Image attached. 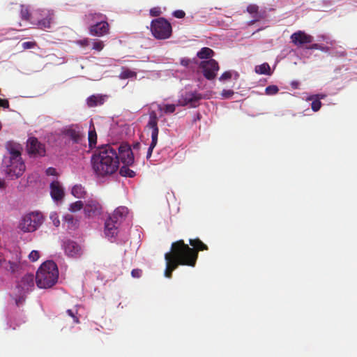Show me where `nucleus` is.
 <instances>
[{
  "label": "nucleus",
  "instance_id": "f257e3e1",
  "mask_svg": "<svg viewBox=\"0 0 357 357\" xmlns=\"http://www.w3.org/2000/svg\"><path fill=\"white\" fill-rule=\"evenodd\" d=\"M190 248L183 240L172 243L171 250L165 255L166 268L165 276L171 278L172 272L179 265L194 267L196 265L199 251L208 250V246L199 238L190 239Z\"/></svg>",
  "mask_w": 357,
  "mask_h": 357
},
{
  "label": "nucleus",
  "instance_id": "f03ea898",
  "mask_svg": "<svg viewBox=\"0 0 357 357\" xmlns=\"http://www.w3.org/2000/svg\"><path fill=\"white\" fill-rule=\"evenodd\" d=\"M92 169L98 178H105L114 174L119 167L116 149L107 144L101 147L91 158Z\"/></svg>",
  "mask_w": 357,
  "mask_h": 357
},
{
  "label": "nucleus",
  "instance_id": "7ed1b4c3",
  "mask_svg": "<svg viewBox=\"0 0 357 357\" xmlns=\"http://www.w3.org/2000/svg\"><path fill=\"white\" fill-rule=\"evenodd\" d=\"M6 147L9 155L3 159V171L10 179L18 178L26 170V165L22 158V148L20 144L13 142H8Z\"/></svg>",
  "mask_w": 357,
  "mask_h": 357
},
{
  "label": "nucleus",
  "instance_id": "20e7f679",
  "mask_svg": "<svg viewBox=\"0 0 357 357\" xmlns=\"http://www.w3.org/2000/svg\"><path fill=\"white\" fill-rule=\"evenodd\" d=\"M59 278L57 265L53 261L42 264L36 275V283L38 288L47 289L54 286Z\"/></svg>",
  "mask_w": 357,
  "mask_h": 357
},
{
  "label": "nucleus",
  "instance_id": "39448f33",
  "mask_svg": "<svg viewBox=\"0 0 357 357\" xmlns=\"http://www.w3.org/2000/svg\"><path fill=\"white\" fill-rule=\"evenodd\" d=\"M151 31L153 36L160 40L169 38L172 32L171 24L164 17H158L152 20Z\"/></svg>",
  "mask_w": 357,
  "mask_h": 357
},
{
  "label": "nucleus",
  "instance_id": "423d86ee",
  "mask_svg": "<svg viewBox=\"0 0 357 357\" xmlns=\"http://www.w3.org/2000/svg\"><path fill=\"white\" fill-rule=\"evenodd\" d=\"M43 215L40 212L29 213L21 219L19 228L23 232L35 231L43 223Z\"/></svg>",
  "mask_w": 357,
  "mask_h": 357
},
{
  "label": "nucleus",
  "instance_id": "0eeeda50",
  "mask_svg": "<svg viewBox=\"0 0 357 357\" xmlns=\"http://www.w3.org/2000/svg\"><path fill=\"white\" fill-rule=\"evenodd\" d=\"M102 17L103 15L101 13L89 14L86 16L87 18L91 20H100L89 27L91 35L100 37L109 33V24L106 21L102 20Z\"/></svg>",
  "mask_w": 357,
  "mask_h": 357
},
{
  "label": "nucleus",
  "instance_id": "6e6552de",
  "mask_svg": "<svg viewBox=\"0 0 357 357\" xmlns=\"http://www.w3.org/2000/svg\"><path fill=\"white\" fill-rule=\"evenodd\" d=\"M26 150L29 155L33 158H40L45 155V144L38 141L36 137H30L27 140Z\"/></svg>",
  "mask_w": 357,
  "mask_h": 357
},
{
  "label": "nucleus",
  "instance_id": "1a4fd4ad",
  "mask_svg": "<svg viewBox=\"0 0 357 357\" xmlns=\"http://www.w3.org/2000/svg\"><path fill=\"white\" fill-rule=\"evenodd\" d=\"M200 68L205 78L212 80L216 77L217 72L219 70L218 63L214 59L203 61L200 63Z\"/></svg>",
  "mask_w": 357,
  "mask_h": 357
},
{
  "label": "nucleus",
  "instance_id": "9d476101",
  "mask_svg": "<svg viewBox=\"0 0 357 357\" xmlns=\"http://www.w3.org/2000/svg\"><path fill=\"white\" fill-rule=\"evenodd\" d=\"M114 148L118 150L119 158L125 165H131L134 162L133 153L128 144H122Z\"/></svg>",
  "mask_w": 357,
  "mask_h": 357
},
{
  "label": "nucleus",
  "instance_id": "9b49d317",
  "mask_svg": "<svg viewBox=\"0 0 357 357\" xmlns=\"http://www.w3.org/2000/svg\"><path fill=\"white\" fill-rule=\"evenodd\" d=\"M202 98L201 93L197 92H187L183 95L178 100V105L196 107L199 105V101Z\"/></svg>",
  "mask_w": 357,
  "mask_h": 357
},
{
  "label": "nucleus",
  "instance_id": "f8f14e48",
  "mask_svg": "<svg viewBox=\"0 0 357 357\" xmlns=\"http://www.w3.org/2000/svg\"><path fill=\"white\" fill-rule=\"evenodd\" d=\"M36 277L31 273L24 275L17 285L18 291L26 294L31 291L34 288Z\"/></svg>",
  "mask_w": 357,
  "mask_h": 357
},
{
  "label": "nucleus",
  "instance_id": "ddd939ff",
  "mask_svg": "<svg viewBox=\"0 0 357 357\" xmlns=\"http://www.w3.org/2000/svg\"><path fill=\"white\" fill-rule=\"evenodd\" d=\"M290 38L291 43L297 47H302L304 45L311 43L314 40L313 36L303 31H298L292 33Z\"/></svg>",
  "mask_w": 357,
  "mask_h": 357
},
{
  "label": "nucleus",
  "instance_id": "4468645a",
  "mask_svg": "<svg viewBox=\"0 0 357 357\" xmlns=\"http://www.w3.org/2000/svg\"><path fill=\"white\" fill-rule=\"evenodd\" d=\"M102 206L96 199H89L86 202L84 207V211L86 216L93 217L99 215L102 213Z\"/></svg>",
  "mask_w": 357,
  "mask_h": 357
},
{
  "label": "nucleus",
  "instance_id": "2eb2a0df",
  "mask_svg": "<svg viewBox=\"0 0 357 357\" xmlns=\"http://www.w3.org/2000/svg\"><path fill=\"white\" fill-rule=\"evenodd\" d=\"M64 135L69 138L74 144H82L84 135L77 126H70L63 131Z\"/></svg>",
  "mask_w": 357,
  "mask_h": 357
},
{
  "label": "nucleus",
  "instance_id": "dca6fc26",
  "mask_svg": "<svg viewBox=\"0 0 357 357\" xmlns=\"http://www.w3.org/2000/svg\"><path fill=\"white\" fill-rule=\"evenodd\" d=\"M65 253L71 257H79L82 255L80 245L72 241H67L64 243Z\"/></svg>",
  "mask_w": 357,
  "mask_h": 357
},
{
  "label": "nucleus",
  "instance_id": "f3484780",
  "mask_svg": "<svg viewBox=\"0 0 357 357\" xmlns=\"http://www.w3.org/2000/svg\"><path fill=\"white\" fill-rule=\"evenodd\" d=\"M50 195L54 201L61 200L64 197V190L58 181L50 184Z\"/></svg>",
  "mask_w": 357,
  "mask_h": 357
},
{
  "label": "nucleus",
  "instance_id": "a211bd4d",
  "mask_svg": "<svg viewBox=\"0 0 357 357\" xmlns=\"http://www.w3.org/2000/svg\"><path fill=\"white\" fill-rule=\"evenodd\" d=\"M120 223L115 222L114 220L109 218L105 223V234L107 237H114L118 234V228Z\"/></svg>",
  "mask_w": 357,
  "mask_h": 357
},
{
  "label": "nucleus",
  "instance_id": "6ab92c4d",
  "mask_svg": "<svg viewBox=\"0 0 357 357\" xmlns=\"http://www.w3.org/2000/svg\"><path fill=\"white\" fill-rule=\"evenodd\" d=\"M158 116L154 111H152L149 114V120L147 124V127L151 128V139H158L159 129L158 127Z\"/></svg>",
  "mask_w": 357,
  "mask_h": 357
},
{
  "label": "nucleus",
  "instance_id": "aec40b11",
  "mask_svg": "<svg viewBox=\"0 0 357 357\" xmlns=\"http://www.w3.org/2000/svg\"><path fill=\"white\" fill-rule=\"evenodd\" d=\"M128 214V209L127 207L119 206L114 210V213L111 216H109V218L115 222L121 223L123 220H125Z\"/></svg>",
  "mask_w": 357,
  "mask_h": 357
},
{
  "label": "nucleus",
  "instance_id": "412c9836",
  "mask_svg": "<svg viewBox=\"0 0 357 357\" xmlns=\"http://www.w3.org/2000/svg\"><path fill=\"white\" fill-rule=\"evenodd\" d=\"M106 98L107 96L105 95H92L86 99V104L89 107L100 106L104 104Z\"/></svg>",
  "mask_w": 357,
  "mask_h": 357
},
{
  "label": "nucleus",
  "instance_id": "4be33fe9",
  "mask_svg": "<svg viewBox=\"0 0 357 357\" xmlns=\"http://www.w3.org/2000/svg\"><path fill=\"white\" fill-rule=\"evenodd\" d=\"M54 22V15L53 13H48L45 15L44 18L40 20H38L35 24L38 26L39 29H45L51 28V24Z\"/></svg>",
  "mask_w": 357,
  "mask_h": 357
},
{
  "label": "nucleus",
  "instance_id": "5701e85b",
  "mask_svg": "<svg viewBox=\"0 0 357 357\" xmlns=\"http://www.w3.org/2000/svg\"><path fill=\"white\" fill-rule=\"evenodd\" d=\"M89 146L91 149L96 146L97 143V134L95 129V126L93 123L90 125L89 130L88 133Z\"/></svg>",
  "mask_w": 357,
  "mask_h": 357
},
{
  "label": "nucleus",
  "instance_id": "b1692460",
  "mask_svg": "<svg viewBox=\"0 0 357 357\" xmlns=\"http://www.w3.org/2000/svg\"><path fill=\"white\" fill-rule=\"evenodd\" d=\"M259 7L255 4H250L247 7V11L253 15L254 20L250 22V24H253L255 22L259 21L261 18L258 13Z\"/></svg>",
  "mask_w": 357,
  "mask_h": 357
},
{
  "label": "nucleus",
  "instance_id": "393cba45",
  "mask_svg": "<svg viewBox=\"0 0 357 357\" xmlns=\"http://www.w3.org/2000/svg\"><path fill=\"white\" fill-rule=\"evenodd\" d=\"M119 78L121 79H126L128 78H132L137 77V73L132 71L127 68L122 67L121 72L119 75Z\"/></svg>",
  "mask_w": 357,
  "mask_h": 357
},
{
  "label": "nucleus",
  "instance_id": "a878e982",
  "mask_svg": "<svg viewBox=\"0 0 357 357\" xmlns=\"http://www.w3.org/2000/svg\"><path fill=\"white\" fill-rule=\"evenodd\" d=\"M255 72L260 75H271V68L268 63H264L255 67Z\"/></svg>",
  "mask_w": 357,
  "mask_h": 357
},
{
  "label": "nucleus",
  "instance_id": "bb28decb",
  "mask_svg": "<svg viewBox=\"0 0 357 357\" xmlns=\"http://www.w3.org/2000/svg\"><path fill=\"white\" fill-rule=\"evenodd\" d=\"M213 51L208 47H203L197 52V56L201 59H208L213 55Z\"/></svg>",
  "mask_w": 357,
  "mask_h": 357
},
{
  "label": "nucleus",
  "instance_id": "cd10ccee",
  "mask_svg": "<svg viewBox=\"0 0 357 357\" xmlns=\"http://www.w3.org/2000/svg\"><path fill=\"white\" fill-rule=\"evenodd\" d=\"M7 264L8 266H6V269L12 273H15L20 269V262L8 261Z\"/></svg>",
  "mask_w": 357,
  "mask_h": 357
},
{
  "label": "nucleus",
  "instance_id": "c85d7f7f",
  "mask_svg": "<svg viewBox=\"0 0 357 357\" xmlns=\"http://www.w3.org/2000/svg\"><path fill=\"white\" fill-rule=\"evenodd\" d=\"M308 100H312L311 108L314 112H318L321 107V102L316 99L314 96H311L307 98Z\"/></svg>",
  "mask_w": 357,
  "mask_h": 357
},
{
  "label": "nucleus",
  "instance_id": "c756f323",
  "mask_svg": "<svg viewBox=\"0 0 357 357\" xmlns=\"http://www.w3.org/2000/svg\"><path fill=\"white\" fill-rule=\"evenodd\" d=\"M120 174L122 176L132 178L135 176V172L133 170L129 169L128 167V166L126 165V166H123L120 169Z\"/></svg>",
  "mask_w": 357,
  "mask_h": 357
},
{
  "label": "nucleus",
  "instance_id": "7c9ffc66",
  "mask_svg": "<svg viewBox=\"0 0 357 357\" xmlns=\"http://www.w3.org/2000/svg\"><path fill=\"white\" fill-rule=\"evenodd\" d=\"M84 207V204L82 201H77L74 203H72L70 205L69 210L73 212H77L80 211Z\"/></svg>",
  "mask_w": 357,
  "mask_h": 357
},
{
  "label": "nucleus",
  "instance_id": "2f4dec72",
  "mask_svg": "<svg viewBox=\"0 0 357 357\" xmlns=\"http://www.w3.org/2000/svg\"><path fill=\"white\" fill-rule=\"evenodd\" d=\"M21 17L24 20H30L31 19V13L27 6L24 5H21Z\"/></svg>",
  "mask_w": 357,
  "mask_h": 357
},
{
  "label": "nucleus",
  "instance_id": "473e14b6",
  "mask_svg": "<svg viewBox=\"0 0 357 357\" xmlns=\"http://www.w3.org/2000/svg\"><path fill=\"white\" fill-rule=\"evenodd\" d=\"M159 109L163 111L165 114H172L175 112L176 105L174 104H167L164 106L163 108L161 106L158 107Z\"/></svg>",
  "mask_w": 357,
  "mask_h": 357
},
{
  "label": "nucleus",
  "instance_id": "72a5a7b5",
  "mask_svg": "<svg viewBox=\"0 0 357 357\" xmlns=\"http://www.w3.org/2000/svg\"><path fill=\"white\" fill-rule=\"evenodd\" d=\"M278 91L279 89L276 85H270L265 89V93L268 96L275 95Z\"/></svg>",
  "mask_w": 357,
  "mask_h": 357
},
{
  "label": "nucleus",
  "instance_id": "f704fd0d",
  "mask_svg": "<svg viewBox=\"0 0 357 357\" xmlns=\"http://www.w3.org/2000/svg\"><path fill=\"white\" fill-rule=\"evenodd\" d=\"M158 142V139H151V143L149 146V148L148 149L146 158L149 159L151 158L152 155V152L155 146H156Z\"/></svg>",
  "mask_w": 357,
  "mask_h": 357
},
{
  "label": "nucleus",
  "instance_id": "c9c22d12",
  "mask_svg": "<svg viewBox=\"0 0 357 357\" xmlns=\"http://www.w3.org/2000/svg\"><path fill=\"white\" fill-rule=\"evenodd\" d=\"M104 43L101 40H96L93 43L92 49L98 52L101 51L104 47Z\"/></svg>",
  "mask_w": 357,
  "mask_h": 357
},
{
  "label": "nucleus",
  "instance_id": "e433bc0d",
  "mask_svg": "<svg viewBox=\"0 0 357 357\" xmlns=\"http://www.w3.org/2000/svg\"><path fill=\"white\" fill-rule=\"evenodd\" d=\"M40 257V255L38 251L37 250H33L31 252V253L29 255V259L31 261H36Z\"/></svg>",
  "mask_w": 357,
  "mask_h": 357
},
{
  "label": "nucleus",
  "instance_id": "4c0bfd02",
  "mask_svg": "<svg viewBox=\"0 0 357 357\" xmlns=\"http://www.w3.org/2000/svg\"><path fill=\"white\" fill-rule=\"evenodd\" d=\"M66 312L70 317H71L73 319V321L75 324L79 323V319L77 316V311L73 312L72 310H68Z\"/></svg>",
  "mask_w": 357,
  "mask_h": 357
},
{
  "label": "nucleus",
  "instance_id": "58836bf2",
  "mask_svg": "<svg viewBox=\"0 0 357 357\" xmlns=\"http://www.w3.org/2000/svg\"><path fill=\"white\" fill-rule=\"evenodd\" d=\"M24 50L34 48L37 46V43L35 41L24 42L22 45Z\"/></svg>",
  "mask_w": 357,
  "mask_h": 357
},
{
  "label": "nucleus",
  "instance_id": "ea45409f",
  "mask_svg": "<svg viewBox=\"0 0 357 357\" xmlns=\"http://www.w3.org/2000/svg\"><path fill=\"white\" fill-rule=\"evenodd\" d=\"M234 94V91L231 89H224L221 93V95L224 98H230Z\"/></svg>",
  "mask_w": 357,
  "mask_h": 357
},
{
  "label": "nucleus",
  "instance_id": "a19ab883",
  "mask_svg": "<svg viewBox=\"0 0 357 357\" xmlns=\"http://www.w3.org/2000/svg\"><path fill=\"white\" fill-rule=\"evenodd\" d=\"M82 190L81 186L75 185L72 189V194L76 197H81Z\"/></svg>",
  "mask_w": 357,
  "mask_h": 357
},
{
  "label": "nucleus",
  "instance_id": "79ce46f5",
  "mask_svg": "<svg viewBox=\"0 0 357 357\" xmlns=\"http://www.w3.org/2000/svg\"><path fill=\"white\" fill-rule=\"evenodd\" d=\"M142 275V270L139 268L132 269L131 271V275L134 278H139Z\"/></svg>",
  "mask_w": 357,
  "mask_h": 357
},
{
  "label": "nucleus",
  "instance_id": "37998d69",
  "mask_svg": "<svg viewBox=\"0 0 357 357\" xmlns=\"http://www.w3.org/2000/svg\"><path fill=\"white\" fill-rule=\"evenodd\" d=\"M173 16L176 18L182 19L185 17V13L182 10H176L173 12Z\"/></svg>",
  "mask_w": 357,
  "mask_h": 357
},
{
  "label": "nucleus",
  "instance_id": "c03bdc74",
  "mask_svg": "<svg viewBox=\"0 0 357 357\" xmlns=\"http://www.w3.org/2000/svg\"><path fill=\"white\" fill-rule=\"evenodd\" d=\"M231 73L230 71H226L222 74V75L220 77L219 79L220 81H225V80L231 79Z\"/></svg>",
  "mask_w": 357,
  "mask_h": 357
},
{
  "label": "nucleus",
  "instance_id": "a18cd8bd",
  "mask_svg": "<svg viewBox=\"0 0 357 357\" xmlns=\"http://www.w3.org/2000/svg\"><path fill=\"white\" fill-rule=\"evenodd\" d=\"M19 292V298L16 299L15 302L17 305H19L20 303H22L24 301V295L25 294L23 293V291H18Z\"/></svg>",
  "mask_w": 357,
  "mask_h": 357
},
{
  "label": "nucleus",
  "instance_id": "49530a36",
  "mask_svg": "<svg viewBox=\"0 0 357 357\" xmlns=\"http://www.w3.org/2000/svg\"><path fill=\"white\" fill-rule=\"evenodd\" d=\"M160 10L159 8H153L150 10V15L151 16L157 17L160 15Z\"/></svg>",
  "mask_w": 357,
  "mask_h": 357
},
{
  "label": "nucleus",
  "instance_id": "de8ad7c7",
  "mask_svg": "<svg viewBox=\"0 0 357 357\" xmlns=\"http://www.w3.org/2000/svg\"><path fill=\"white\" fill-rule=\"evenodd\" d=\"M46 174L47 176H56L57 174L56 170L54 167H48L46 169Z\"/></svg>",
  "mask_w": 357,
  "mask_h": 357
},
{
  "label": "nucleus",
  "instance_id": "09e8293b",
  "mask_svg": "<svg viewBox=\"0 0 357 357\" xmlns=\"http://www.w3.org/2000/svg\"><path fill=\"white\" fill-rule=\"evenodd\" d=\"M9 102L7 99H1L0 98V107L3 108L8 109L9 107Z\"/></svg>",
  "mask_w": 357,
  "mask_h": 357
},
{
  "label": "nucleus",
  "instance_id": "8fccbe9b",
  "mask_svg": "<svg viewBox=\"0 0 357 357\" xmlns=\"http://www.w3.org/2000/svg\"><path fill=\"white\" fill-rule=\"evenodd\" d=\"M64 220L67 222L68 224H73L74 218L72 215L67 214L64 216Z\"/></svg>",
  "mask_w": 357,
  "mask_h": 357
},
{
  "label": "nucleus",
  "instance_id": "3c124183",
  "mask_svg": "<svg viewBox=\"0 0 357 357\" xmlns=\"http://www.w3.org/2000/svg\"><path fill=\"white\" fill-rule=\"evenodd\" d=\"M90 40L88 38H85L83 40H80L77 41V43L79 44L82 47H86L89 45Z\"/></svg>",
  "mask_w": 357,
  "mask_h": 357
},
{
  "label": "nucleus",
  "instance_id": "603ef678",
  "mask_svg": "<svg viewBox=\"0 0 357 357\" xmlns=\"http://www.w3.org/2000/svg\"><path fill=\"white\" fill-rule=\"evenodd\" d=\"M307 49H310V50H323V48L321 47L320 45H319L318 43H314V44H312L311 45H310L309 47H307Z\"/></svg>",
  "mask_w": 357,
  "mask_h": 357
},
{
  "label": "nucleus",
  "instance_id": "864d4df0",
  "mask_svg": "<svg viewBox=\"0 0 357 357\" xmlns=\"http://www.w3.org/2000/svg\"><path fill=\"white\" fill-rule=\"evenodd\" d=\"M190 60L189 59L183 58L181 60V64L183 66L188 67L190 63Z\"/></svg>",
  "mask_w": 357,
  "mask_h": 357
},
{
  "label": "nucleus",
  "instance_id": "5fc2aeb1",
  "mask_svg": "<svg viewBox=\"0 0 357 357\" xmlns=\"http://www.w3.org/2000/svg\"><path fill=\"white\" fill-rule=\"evenodd\" d=\"M346 55H347V53H346V52H344V51H340V52H339V51H336V52H335V56H342V57H344V56H345Z\"/></svg>",
  "mask_w": 357,
  "mask_h": 357
},
{
  "label": "nucleus",
  "instance_id": "6e6d98bb",
  "mask_svg": "<svg viewBox=\"0 0 357 357\" xmlns=\"http://www.w3.org/2000/svg\"><path fill=\"white\" fill-rule=\"evenodd\" d=\"M314 96V98L316 99H318V100H320L321 99H324L326 97V95H325V94H317V95H315Z\"/></svg>",
  "mask_w": 357,
  "mask_h": 357
},
{
  "label": "nucleus",
  "instance_id": "4d7b16f0",
  "mask_svg": "<svg viewBox=\"0 0 357 357\" xmlns=\"http://www.w3.org/2000/svg\"><path fill=\"white\" fill-rule=\"evenodd\" d=\"M291 85L294 89H298L299 83L298 82H292Z\"/></svg>",
  "mask_w": 357,
  "mask_h": 357
},
{
  "label": "nucleus",
  "instance_id": "13d9d810",
  "mask_svg": "<svg viewBox=\"0 0 357 357\" xmlns=\"http://www.w3.org/2000/svg\"><path fill=\"white\" fill-rule=\"evenodd\" d=\"M140 146V144L139 142H137L135 143L134 145H133V148L135 149H138Z\"/></svg>",
  "mask_w": 357,
  "mask_h": 357
},
{
  "label": "nucleus",
  "instance_id": "bf43d9fd",
  "mask_svg": "<svg viewBox=\"0 0 357 357\" xmlns=\"http://www.w3.org/2000/svg\"><path fill=\"white\" fill-rule=\"evenodd\" d=\"M4 185H5L4 181L0 179V188H4Z\"/></svg>",
  "mask_w": 357,
  "mask_h": 357
},
{
  "label": "nucleus",
  "instance_id": "052dcab7",
  "mask_svg": "<svg viewBox=\"0 0 357 357\" xmlns=\"http://www.w3.org/2000/svg\"><path fill=\"white\" fill-rule=\"evenodd\" d=\"M1 265H2V261H1V259H0V267L1 266Z\"/></svg>",
  "mask_w": 357,
  "mask_h": 357
},
{
  "label": "nucleus",
  "instance_id": "680f3d73",
  "mask_svg": "<svg viewBox=\"0 0 357 357\" xmlns=\"http://www.w3.org/2000/svg\"><path fill=\"white\" fill-rule=\"evenodd\" d=\"M57 222L59 223V220H57V222H54V225L57 224Z\"/></svg>",
  "mask_w": 357,
  "mask_h": 357
},
{
  "label": "nucleus",
  "instance_id": "e2e57ef3",
  "mask_svg": "<svg viewBox=\"0 0 357 357\" xmlns=\"http://www.w3.org/2000/svg\"><path fill=\"white\" fill-rule=\"evenodd\" d=\"M57 222L59 223V220H57V222H54V225L57 224Z\"/></svg>",
  "mask_w": 357,
  "mask_h": 357
},
{
  "label": "nucleus",
  "instance_id": "0e129e2a",
  "mask_svg": "<svg viewBox=\"0 0 357 357\" xmlns=\"http://www.w3.org/2000/svg\"><path fill=\"white\" fill-rule=\"evenodd\" d=\"M57 222L59 223V220H57V222H54V225L57 224Z\"/></svg>",
  "mask_w": 357,
  "mask_h": 357
}]
</instances>
